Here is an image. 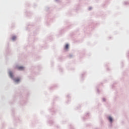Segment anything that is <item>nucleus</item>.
Returning <instances> with one entry per match:
<instances>
[{
	"instance_id": "nucleus-1",
	"label": "nucleus",
	"mask_w": 129,
	"mask_h": 129,
	"mask_svg": "<svg viewBox=\"0 0 129 129\" xmlns=\"http://www.w3.org/2000/svg\"><path fill=\"white\" fill-rule=\"evenodd\" d=\"M17 68L18 70H24V67H18Z\"/></svg>"
},
{
	"instance_id": "nucleus-4",
	"label": "nucleus",
	"mask_w": 129,
	"mask_h": 129,
	"mask_svg": "<svg viewBox=\"0 0 129 129\" xmlns=\"http://www.w3.org/2000/svg\"><path fill=\"white\" fill-rule=\"evenodd\" d=\"M15 82H19L20 81V78H17L15 80Z\"/></svg>"
},
{
	"instance_id": "nucleus-2",
	"label": "nucleus",
	"mask_w": 129,
	"mask_h": 129,
	"mask_svg": "<svg viewBox=\"0 0 129 129\" xmlns=\"http://www.w3.org/2000/svg\"><path fill=\"white\" fill-rule=\"evenodd\" d=\"M64 49H66V50H68V49H69V44H67L64 47Z\"/></svg>"
},
{
	"instance_id": "nucleus-6",
	"label": "nucleus",
	"mask_w": 129,
	"mask_h": 129,
	"mask_svg": "<svg viewBox=\"0 0 129 129\" xmlns=\"http://www.w3.org/2000/svg\"><path fill=\"white\" fill-rule=\"evenodd\" d=\"M16 36H13V37H12V40H13V41L14 40H16Z\"/></svg>"
},
{
	"instance_id": "nucleus-3",
	"label": "nucleus",
	"mask_w": 129,
	"mask_h": 129,
	"mask_svg": "<svg viewBox=\"0 0 129 129\" xmlns=\"http://www.w3.org/2000/svg\"><path fill=\"white\" fill-rule=\"evenodd\" d=\"M108 119L110 122H112V118L111 117H109Z\"/></svg>"
},
{
	"instance_id": "nucleus-5",
	"label": "nucleus",
	"mask_w": 129,
	"mask_h": 129,
	"mask_svg": "<svg viewBox=\"0 0 129 129\" xmlns=\"http://www.w3.org/2000/svg\"><path fill=\"white\" fill-rule=\"evenodd\" d=\"M9 75L11 77H13V73H12V72H9Z\"/></svg>"
}]
</instances>
